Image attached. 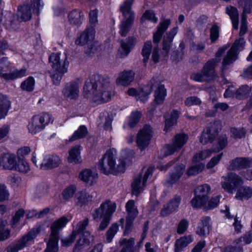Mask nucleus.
I'll return each instance as SVG.
<instances>
[{"mask_svg": "<svg viewBox=\"0 0 252 252\" xmlns=\"http://www.w3.org/2000/svg\"><path fill=\"white\" fill-rule=\"evenodd\" d=\"M152 86L150 82L146 86L142 88L138 92L137 94V100H139L142 102H145L148 98L149 95L152 92Z\"/></svg>", "mask_w": 252, "mask_h": 252, "instance_id": "nucleus-40", "label": "nucleus"}, {"mask_svg": "<svg viewBox=\"0 0 252 252\" xmlns=\"http://www.w3.org/2000/svg\"><path fill=\"white\" fill-rule=\"evenodd\" d=\"M135 73L131 70H125L119 73L116 79V83L117 85L127 87L133 81Z\"/></svg>", "mask_w": 252, "mask_h": 252, "instance_id": "nucleus-24", "label": "nucleus"}, {"mask_svg": "<svg viewBox=\"0 0 252 252\" xmlns=\"http://www.w3.org/2000/svg\"><path fill=\"white\" fill-rule=\"evenodd\" d=\"M182 198L180 195H175L169 202L165 204L160 211V215L166 217L176 211L181 202Z\"/></svg>", "mask_w": 252, "mask_h": 252, "instance_id": "nucleus-21", "label": "nucleus"}, {"mask_svg": "<svg viewBox=\"0 0 252 252\" xmlns=\"http://www.w3.org/2000/svg\"><path fill=\"white\" fill-rule=\"evenodd\" d=\"M17 17L15 15L14 13L7 11L5 13L3 18V21L7 29H13L14 25L17 22Z\"/></svg>", "mask_w": 252, "mask_h": 252, "instance_id": "nucleus-42", "label": "nucleus"}, {"mask_svg": "<svg viewBox=\"0 0 252 252\" xmlns=\"http://www.w3.org/2000/svg\"><path fill=\"white\" fill-rule=\"evenodd\" d=\"M246 42L242 37L235 41L232 46L227 52L222 61L223 68L232 63L237 59L238 52L244 49Z\"/></svg>", "mask_w": 252, "mask_h": 252, "instance_id": "nucleus-10", "label": "nucleus"}, {"mask_svg": "<svg viewBox=\"0 0 252 252\" xmlns=\"http://www.w3.org/2000/svg\"><path fill=\"white\" fill-rule=\"evenodd\" d=\"M189 226V222L186 219L182 220L179 223L177 228V232L179 234H183L188 229Z\"/></svg>", "mask_w": 252, "mask_h": 252, "instance_id": "nucleus-64", "label": "nucleus"}, {"mask_svg": "<svg viewBox=\"0 0 252 252\" xmlns=\"http://www.w3.org/2000/svg\"><path fill=\"white\" fill-rule=\"evenodd\" d=\"M11 68V63L7 58L0 59V78L5 81H9Z\"/></svg>", "mask_w": 252, "mask_h": 252, "instance_id": "nucleus-28", "label": "nucleus"}, {"mask_svg": "<svg viewBox=\"0 0 252 252\" xmlns=\"http://www.w3.org/2000/svg\"><path fill=\"white\" fill-rule=\"evenodd\" d=\"M87 134L88 129L87 127L84 125L80 126L70 138L69 141L83 138L86 136Z\"/></svg>", "mask_w": 252, "mask_h": 252, "instance_id": "nucleus-44", "label": "nucleus"}, {"mask_svg": "<svg viewBox=\"0 0 252 252\" xmlns=\"http://www.w3.org/2000/svg\"><path fill=\"white\" fill-rule=\"evenodd\" d=\"M79 178L87 185L92 186L96 183L98 174L90 169H86L79 173Z\"/></svg>", "mask_w": 252, "mask_h": 252, "instance_id": "nucleus-26", "label": "nucleus"}, {"mask_svg": "<svg viewBox=\"0 0 252 252\" xmlns=\"http://www.w3.org/2000/svg\"><path fill=\"white\" fill-rule=\"evenodd\" d=\"M179 115L180 113L178 111L173 110L169 115L166 117L164 131L166 132L169 131L171 127L176 124Z\"/></svg>", "mask_w": 252, "mask_h": 252, "instance_id": "nucleus-34", "label": "nucleus"}, {"mask_svg": "<svg viewBox=\"0 0 252 252\" xmlns=\"http://www.w3.org/2000/svg\"><path fill=\"white\" fill-rule=\"evenodd\" d=\"M239 8L243 9V13L246 14L250 13L252 10V0H239L238 1Z\"/></svg>", "mask_w": 252, "mask_h": 252, "instance_id": "nucleus-49", "label": "nucleus"}, {"mask_svg": "<svg viewBox=\"0 0 252 252\" xmlns=\"http://www.w3.org/2000/svg\"><path fill=\"white\" fill-rule=\"evenodd\" d=\"M95 31L93 27L87 29L75 40L77 45L81 46L87 45L89 48H91L94 44Z\"/></svg>", "mask_w": 252, "mask_h": 252, "instance_id": "nucleus-18", "label": "nucleus"}, {"mask_svg": "<svg viewBox=\"0 0 252 252\" xmlns=\"http://www.w3.org/2000/svg\"><path fill=\"white\" fill-rule=\"evenodd\" d=\"M16 162V156L13 154L3 153L0 156V166L4 170H14Z\"/></svg>", "mask_w": 252, "mask_h": 252, "instance_id": "nucleus-22", "label": "nucleus"}, {"mask_svg": "<svg viewBox=\"0 0 252 252\" xmlns=\"http://www.w3.org/2000/svg\"><path fill=\"white\" fill-rule=\"evenodd\" d=\"M188 136L184 133L176 134L171 145H167L163 149L165 156L171 155L179 151L188 141Z\"/></svg>", "mask_w": 252, "mask_h": 252, "instance_id": "nucleus-11", "label": "nucleus"}, {"mask_svg": "<svg viewBox=\"0 0 252 252\" xmlns=\"http://www.w3.org/2000/svg\"><path fill=\"white\" fill-rule=\"evenodd\" d=\"M185 166L181 164L176 166L170 175L168 183L173 184L178 181L185 171Z\"/></svg>", "mask_w": 252, "mask_h": 252, "instance_id": "nucleus-35", "label": "nucleus"}, {"mask_svg": "<svg viewBox=\"0 0 252 252\" xmlns=\"http://www.w3.org/2000/svg\"><path fill=\"white\" fill-rule=\"evenodd\" d=\"M116 158L117 152L115 149L107 150L98 161V169L105 175L124 172L126 165L129 163L130 159L128 151L124 150L122 151L118 162Z\"/></svg>", "mask_w": 252, "mask_h": 252, "instance_id": "nucleus-1", "label": "nucleus"}, {"mask_svg": "<svg viewBox=\"0 0 252 252\" xmlns=\"http://www.w3.org/2000/svg\"><path fill=\"white\" fill-rule=\"evenodd\" d=\"M154 168L150 167L145 173L143 177L139 175L136 177L131 184L132 192L137 196L144 189L148 178L152 176Z\"/></svg>", "mask_w": 252, "mask_h": 252, "instance_id": "nucleus-13", "label": "nucleus"}, {"mask_svg": "<svg viewBox=\"0 0 252 252\" xmlns=\"http://www.w3.org/2000/svg\"><path fill=\"white\" fill-rule=\"evenodd\" d=\"M152 49V42L150 41L146 42L142 50V55L143 57V61L147 63L151 54Z\"/></svg>", "mask_w": 252, "mask_h": 252, "instance_id": "nucleus-53", "label": "nucleus"}, {"mask_svg": "<svg viewBox=\"0 0 252 252\" xmlns=\"http://www.w3.org/2000/svg\"><path fill=\"white\" fill-rule=\"evenodd\" d=\"M225 48H220L216 55V59L208 61L205 65L202 73H196L193 75V79L197 82H201L205 80L206 77H213L215 75V67L220 62V57L224 52Z\"/></svg>", "mask_w": 252, "mask_h": 252, "instance_id": "nucleus-7", "label": "nucleus"}, {"mask_svg": "<svg viewBox=\"0 0 252 252\" xmlns=\"http://www.w3.org/2000/svg\"><path fill=\"white\" fill-rule=\"evenodd\" d=\"M152 128L149 125H146L137 134L136 143L139 148L143 150L150 144L152 137Z\"/></svg>", "mask_w": 252, "mask_h": 252, "instance_id": "nucleus-15", "label": "nucleus"}, {"mask_svg": "<svg viewBox=\"0 0 252 252\" xmlns=\"http://www.w3.org/2000/svg\"><path fill=\"white\" fill-rule=\"evenodd\" d=\"M152 89L156 88L154 92V102L157 104H162L166 96V90L164 86L159 83L156 79L153 78L150 81Z\"/></svg>", "mask_w": 252, "mask_h": 252, "instance_id": "nucleus-19", "label": "nucleus"}, {"mask_svg": "<svg viewBox=\"0 0 252 252\" xmlns=\"http://www.w3.org/2000/svg\"><path fill=\"white\" fill-rule=\"evenodd\" d=\"M211 190L210 187L207 184H204L198 187L195 190V195L198 197L205 198L208 200V194Z\"/></svg>", "mask_w": 252, "mask_h": 252, "instance_id": "nucleus-47", "label": "nucleus"}, {"mask_svg": "<svg viewBox=\"0 0 252 252\" xmlns=\"http://www.w3.org/2000/svg\"><path fill=\"white\" fill-rule=\"evenodd\" d=\"M7 223L6 220H0V241L5 240L10 236V230L5 228Z\"/></svg>", "mask_w": 252, "mask_h": 252, "instance_id": "nucleus-52", "label": "nucleus"}, {"mask_svg": "<svg viewBox=\"0 0 252 252\" xmlns=\"http://www.w3.org/2000/svg\"><path fill=\"white\" fill-rule=\"evenodd\" d=\"M246 130L243 127H231L230 130V138L235 139H241L245 137Z\"/></svg>", "mask_w": 252, "mask_h": 252, "instance_id": "nucleus-48", "label": "nucleus"}, {"mask_svg": "<svg viewBox=\"0 0 252 252\" xmlns=\"http://www.w3.org/2000/svg\"><path fill=\"white\" fill-rule=\"evenodd\" d=\"M30 170V167L29 163L24 159H18L16 161L15 168L14 171H18L22 173H27Z\"/></svg>", "mask_w": 252, "mask_h": 252, "instance_id": "nucleus-46", "label": "nucleus"}, {"mask_svg": "<svg viewBox=\"0 0 252 252\" xmlns=\"http://www.w3.org/2000/svg\"><path fill=\"white\" fill-rule=\"evenodd\" d=\"M116 205L115 203L109 200L102 203L99 208L94 210L92 213L93 219L98 221L101 220L98 229L100 231L105 230L110 223L111 216L116 211Z\"/></svg>", "mask_w": 252, "mask_h": 252, "instance_id": "nucleus-3", "label": "nucleus"}, {"mask_svg": "<svg viewBox=\"0 0 252 252\" xmlns=\"http://www.w3.org/2000/svg\"><path fill=\"white\" fill-rule=\"evenodd\" d=\"M252 196V188L248 186L240 188L236 194L235 198L238 200H248Z\"/></svg>", "mask_w": 252, "mask_h": 252, "instance_id": "nucleus-37", "label": "nucleus"}, {"mask_svg": "<svg viewBox=\"0 0 252 252\" xmlns=\"http://www.w3.org/2000/svg\"><path fill=\"white\" fill-rule=\"evenodd\" d=\"M201 103V100L196 96H189L187 97L185 100V104L186 106L188 107L199 105Z\"/></svg>", "mask_w": 252, "mask_h": 252, "instance_id": "nucleus-60", "label": "nucleus"}, {"mask_svg": "<svg viewBox=\"0 0 252 252\" xmlns=\"http://www.w3.org/2000/svg\"><path fill=\"white\" fill-rule=\"evenodd\" d=\"M136 43V39L133 37H128L126 41H121V46L119 47L117 56L119 58H126L131 51L132 47Z\"/></svg>", "mask_w": 252, "mask_h": 252, "instance_id": "nucleus-23", "label": "nucleus"}, {"mask_svg": "<svg viewBox=\"0 0 252 252\" xmlns=\"http://www.w3.org/2000/svg\"><path fill=\"white\" fill-rule=\"evenodd\" d=\"M121 245L125 246L120 252H132V248L134 244V239L131 238L129 239H124L120 241Z\"/></svg>", "mask_w": 252, "mask_h": 252, "instance_id": "nucleus-54", "label": "nucleus"}, {"mask_svg": "<svg viewBox=\"0 0 252 252\" xmlns=\"http://www.w3.org/2000/svg\"><path fill=\"white\" fill-rule=\"evenodd\" d=\"M251 92V87L248 85H243L239 89L236 90L235 97L239 99H242L248 96Z\"/></svg>", "mask_w": 252, "mask_h": 252, "instance_id": "nucleus-51", "label": "nucleus"}, {"mask_svg": "<svg viewBox=\"0 0 252 252\" xmlns=\"http://www.w3.org/2000/svg\"><path fill=\"white\" fill-rule=\"evenodd\" d=\"M81 147L76 145L68 151V156L67 160L68 163L79 164L82 162L81 157Z\"/></svg>", "mask_w": 252, "mask_h": 252, "instance_id": "nucleus-30", "label": "nucleus"}, {"mask_svg": "<svg viewBox=\"0 0 252 252\" xmlns=\"http://www.w3.org/2000/svg\"><path fill=\"white\" fill-rule=\"evenodd\" d=\"M69 220L62 217L55 221L51 226V235L45 252H57L59 231L64 227Z\"/></svg>", "mask_w": 252, "mask_h": 252, "instance_id": "nucleus-6", "label": "nucleus"}, {"mask_svg": "<svg viewBox=\"0 0 252 252\" xmlns=\"http://www.w3.org/2000/svg\"><path fill=\"white\" fill-rule=\"evenodd\" d=\"M134 0H126L120 7L125 19L119 26V33L122 36H126L130 29L134 20V14L131 10V6Z\"/></svg>", "mask_w": 252, "mask_h": 252, "instance_id": "nucleus-5", "label": "nucleus"}, {"mask_svg": "<svg viewBox=\"0 0 252 252\" xmlns=\"http://www.w3.org/2000/svg\"><path fill=\"white\" fill-rule=\"evenodd\" d=\"M126 208L127 215L126 226L124 231L125 235L127 234L130 231L132 223L138 213L137 208L133 200H130L126 203Z\"/></svg>", "mask_w": 252, "mask_h": 252, "instance_id": "nucleus-17", "label": "nucleus"}, {"mask_svg": "<svg viewBox=\"0 0 252 252\" xmlns=\"http://www.w3.org/2000/svg\"><path fill=\"white\" fill-rule=\"evenodd\" d=\"M206 201L208 200L205 199V198H202L200 196L198 197L197 195H195L194 197L192 199L190 203L193 208H198L203 207L205 208V206L206 205Z\"/></svg>", "mask_w": 252, "mask_h": 252, "instance_id": "nucleus-56", "label": "nucleus"}, {"mask_svg": "<svg viewBox=\"0 0 252 252\" xmlns=\"http://www.w3.org/2000/svg\"><path fill=\"white\" fill-rule=\"evenodd\" d=\"M210 218L208 217L203 218L199 223L196 233L201 236L208 234L210 229Z\"/></svg>", "mask_w": 252, "mask_h": 252, "instance_id": "nucleus-36", "label": "nucleus"}, {"mask_svg": "<svg viewBox=\"0 0 252 252\" xmlns=\"http://www.w3.org/2000/svg\"><path fill=\"white\" fill-rule=\"evenodd\" d=\"M214 152L213 150H204L196 153L193 158V162H198L210 157Z\"/></svg>", "mask_w": 252, "mask_h": 252, "instance_id": "nucleus-45", "label": "nucleus"}, {"mask_svg": "<svg viewBox=\"0 0 252 252\" xmlns=\"http://www.w3.org/2000/svg\"><path fill=\"white\" fill-rule=\"evenodd\" d=\"M10 193L5 184H0V202H4L9 200Z\"/></svg>", "mask_w": 252, "mask_h": 252, "instance_id": "nucleus-59", "label": "nucleus"}, {"mask_svg": "<svg viewBox=\"0 0 252 252\" xmlns=\"http://www.w3.org/2000/svg\"><path fill=\"white\" fill-rule=\"evenodd\" d=\"M227 144V137L226 135H221L218 139V147L214 149V152H218L222 150Z\"/></svg>", "mask_w": 252, "mask_h": 252, "instance_id": "nucleus-61", "label": "nucleus"}, {"mask_svg": "<svg viewBox=\"0 0 252 252\" xmlns=\"http://www.w3.org/2000/svg\"><path fill=\"white\" fill-rule=\"evenodd\" d=\"M221 182L222 188L229 192H233V190L244 183L242 178L235 173H231L227 176L223 177Z\"/></svg>", "mask_w": 252, "mask_h": 252, "instance_id": "nucleus-14", "label": "nucleus"}, {"mask_svg": "<svg viewBox=\"0 0 252 252\" xmlns=\"http://www.w3.org/2000/svg\"><path fill=\"white\" fill-rule=\"evenodd\" d=\"M222 153H220L213 157L206 165L207 169H211L218 165L222 157Z\"/></svg>", "mask_w": 252, "mask_h": 252, "instance_id": "nucleus-62", "label": "nucleus"}, {"mask_svg": "<svg viewBox=\"0 0 252 252\" xmlns=\"http://www.w3.org/2000/svg\"><path fill=\"white\" fill-rule=\"evenodd\" d=\"M141 113L139 111L131 112L128 122V125L130 127H134L139 122L141 118Z\"/></svg>", "mask_w": 252, "mask_h": 252, "instance_id": "nucleus-50", "label": "nucleus"}, {"mask_svg": "<svg viewBox=\"0 0 252 252\" xmlns=\"http://www.w3.org/2000/svg\"><path fill=\"white\" fill-rule=\"evenodd\" d=\"M11 107V102L5 95L0 94V120L7 115Z\"/></svg>", "mask_w": 252, "mask_h": 252, "instance_id": "nucleus-32", "label": "nucleus"}, {"mask_svg": "<svg viewBox=\"0 0 252 252\" xmlns=\"http://www.w3.org/2000/svg\"><path fill=\"white\" fill-rule=\"evenodd\" d=\"M119 225L117 223L113 224L109 228L106 233V241L110 243L112 241L115 234L118 231Z\"/></svg>", "mask_w": 252, "mask_h": 252, "instance_id": "nucleus-58", "label": "nucleus"}, {"mask_svg": "<svg viewBox=\"0 0 252 252\" xmlns=\"http://www.w3.org/2000/svg\"><path fill=\"white\" fill-rule=\"evenodd\" d=\"M83 94L94 105L109 101L111 98L109 79L101 77L96 85L91 81L86 82Z\"/></svg>", "mask_w": 252, "mask_h": 252, "instance_id": "nucleus-2", "label": "nucleus"}, {"mask_svg": "<svg viewBox=\"0 0 252 252\" xmlns=\"http://www.w3.org/2000/svg\"><path fill=\"white\" fill-rule=\"evenodd\" d=\"M77 190L76 186L71 185L65 188L62 192V198L63 200L69 201L73 197Z\"/></svg>", "mask_w": 252, "mask_h": 252, "instance_id": "nucleus-43", "label": "nucleus"}, {"mask_svg": "<svg viewBox=\"0 0 252 252\" xmlns=\"http://www.w3.org/2000/svg\"><path fill=\"white\" fill-rule=\"evenodd\" d=\"M54 121L52 116L48 113H42L33 116L28 122L27 128L28 132L34 135L43 130L46 126Z\"/></svg>", "mask_w": 252, "mask_h": 252, "instance_id": "nucleus-4", "label": "nucleus"}, {"mask_svg": "<svg viewBox=\"0 0 252 252\" xmlns=\"http://www.w3.org/2000/svg\"><path fill=\"white\" fill-rule=\"evenodd\" d=\"M41 6L40 0H26L23 5L18 7V16L22 21H29L32 13H38Z\"/></svg>", "mask_w": 252, "mask_h": 252, "instance_id": "nucleus-8", "label": "nucleus"}, {"mask_svg": "<svg viewBox=\"0 0 252 252\" xmlns=\"http://www.w3.org/2000/svg\"><path fill=\"white\" fill-rule=\"evenodd\" d=\"M252 166V159L246 158H237L229 162L228 169L230 170H239Z\"/></svg>", "mask_w": 252, "mask_h": 252, "instance_id": "nucleus-25", "label": "nucleus"}, {"mask_svg": "<svg viewBox=\"0 0 252 252\" xmlns=\"http://www.w3.org/2000/svg\"><path fill=\"white\" fill-rule=\"evenodd\" d=\"M63 96L69 100H76L79 95V87L77 83L71 82L65 84L62 90Z\"/></svg>", "mask_w": 252, "mask_h": 252, "instance_id": "nucleus-20", "label": "nucleus"}, {"mask_svg": "<svg viewBox=\"0 0 252 252\" xmlns=\"http://www.w3.org/2000/svg\"><path fill=\"white\" fill-rule=\"evenodd\" d=\"M40 231L39 227H35L29 231L27 234L24 235L13 247H11L18 251L23 249L29 245L32 244L35 237L38 235Z\"/></svg>", "mask_w": 252, "mask_h": 252, "instance_id": "nucleus-16", "label": "nucleus"}, {"mask_svg": "<svg viewBox=\"0 0 252 252\" xmlns=\"http://www.w3.org/2000/svg\"><path fill=\"white\" fill-rule=\"evenodd\" d=\"M193 241V238L191 235L181 237L177 239L175 243V252H180L183 248L186 247Z\"/></svg>", "mask_w": 252, "mask_h": 252, "instance_id": "nucleus-33", "label": "nucleus"}, {"mask_svg": "<svg viewBox=\"0 0 252 252\" xmlns=\"http://www.w3.org/2000/svg\"><path fill=\"white\" fill-rule=\"evenodd\" d=\"M220 129L221 124L219 121L209 124L202 132L200 138V142L204 145L209 142H212Z\"/></svg>", "mask_w": 252, "mask_h": 252, "instance_id": "nucleus-12", "label": "nucleus"}, {"mask_svg": "<svg viewBox=\"0 0 252 252\" xmlns=\"http://www.w3.org/2000/svg\"><path fill=\"white\" fill-rule=\"evenodd\" d=\"M61 162V160L59 156L48 155L44 158L43 162L39 164L40 168L46 170L49 168H55L58 166Z\"/></svg>", "mask_w": 252, "mask_h": 252, "instance_id": "nucleus-27", "label": "nucleus"}, {"mask_svg": "<svg viewBox=\"0 0 252 252\" xmlns=\"http://www.w3.org/2000/svg\"><path fill=\"white\" fill-rule=\"evenodd\" d=\"M84 18V15L82 12L80 10H73L68 15L69 21L73 25L81 24Z\"/></svg>", "mask_w": 252, "mask_h": 252, "instance_id": "nucleus-38", "label": "nucleus"}, {"mask_svg": "<svg viewBox=\"0 0 252 252\" xmlns=\"http://www.w3.org/2000/svg\"><path fill=\"white\" fill-rule=\"evenodd\" d=\"M205 165L202 163H199L195 165L190 167L187 170V174L189 176L195 175L201 172L204 168Z\"/></svg>", "mask_w": 252, "mask_h": 252, "instance_id": "nucleus-57", "label": "nucleus"}, {"mask_svg": "<svg viewBox=\"0 0 252 252\" xmlns=\"http://www.w3.org/2000/svg\"><path fill=\"white\" fill-rule=\"evenodd\" d=\"M226 13L229 16L233 25L235 30L238 29V12L236 8L233 6L227 7L226 9Z\"/></svg>", "mask_w": 252, "mask_h": 252, "instance_id": "nucleus-39", "label": "nucleus"}, {"mask_svg": "<svg viewBox=\"0 0 252 252\" xmlns=\"http://www.w3.org/2000/svg\"><path fill=\"white\" fill-rule=\"evenodd\" d=\"M171 22L169 19H166L160 22L157 32L154 33L153 42L155 43H158L160 41L164 32L167 29Z\"/></svg>", "mask_w": 252, "mask_h": 252, "instance_id": "nucleus-31", "label": "nucleus"}, {"mask_svg": "<svg viewBox=\"0 0 252 252\" xmlns=\"http://www.w3.org/2000/svg\"><path fill=\"white\" fill-rule=\"evenodd\" d=\"M75 197L77 200V203L81 205L91 201L93 196L89 194L86 190H82L78 192Z\"/></svg>", "mask_w": 252, "mask_h": 252, "instance_id": "nucleus-41", "label": "nucleus"}, {"mask_svg": "<svg viewBox=\"0 0 252 252\" xmlns=\"http://www.w3.org/2000/svg\"><path fill=\"white\" fill-rule=\"evenodd\" d=\"M34 84V78L32 77H29L21 83V88L23 90L31 92L33 90Z\"/></svg>", "mask_w": 252, "mask_h": 252, "instance_id": "nucleus-55", "label": "nucleus"}, {"mask_svg": "<svg viewBox=\"0 0 252 252\" xmlns=\"http://www.w3.org/2000/svg\"><path fill=\"white\" fill-rule=\"evenodd\" d=\"M49 62L52 69L60 73L66 72L69 64L65 53H52L49 58Z\"/></svg>", "mask_w": 252, "mask_h": 252, "instance_id": "nucleus-9", "label": "nucleus"}, {"mask_svg": "<svg viewBox=\"0 0 252 252\" xmlns=\"http://www.w3.org/2000/svg\"><path fill=\"white\" fill-rule=\"evenodd\" d=\"M220 197L217 196L212 197L209 201H206V205L205 206V209H211L216 207L219 204Z\"/></svg>", "mask_w": 252, "mask_h": 252, "instance_id": "nucleus-63", "label": "nucleus"}, {"mask_svg": "<svg viewBox=\"0 0 252 252\" xmlns=\"http://www.w3.org/2000/svg\"><path fill=\"white\" fill-rule=\"evenodd\" d=\"M177 32L178 28H174L164 37L163 40L162 54L165 57L168 56L171 42L175 36L177 34Z\"/></svg>", "mask_w": 252, "mask_h": 252, "instance_id": "nucleus-29", "label": "nucleus"}]
</instances>
